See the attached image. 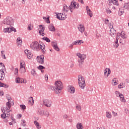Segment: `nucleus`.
I'll return each mask as SVG.
<instances>
[{"mask_svg":"<svg viewBox=\"0 0 129 129\" xmlns=\"http://www.w3.org/2000/svg\"><path fill=\"white\" fill-rule=\"evenodd\" d=\"M55 86L53 87L54 91L56 94H59L61 92V90L63 89L64 86L62 82L60 81H56L54 83Z\"/></svg>","mask_w":129,"mask_h":129,"instance_id":"obj_1","label":"nucleus"},{"mask_svg":"<svg viewBox=\"0 0 129 129\" xmlns=\"http://www.w3.org/2000/svg\"><path fill=\"white\" fill-rule=\"evenodd\" d=\"M77 56L80 58L78 60V63L79 67L81 68L82 67V65H83V63H84V59H86V55L81 54L80 52H78L77 53Z\"/></svg>","mask_w":129,"mask_h":129,"instance_id":"obj_2","label":"nucleus"},{"mask_svg":"<svg viewBox=\"0 0 129 129\" xmlns=\"http://www.w3.org/2000/svg\"><path fill=\"white\" fill-rule=\"evenodd\" d=\"M78 80L80 87H81L82 89H83V88H84L86 86V84H85V80L84 79V77H83V76L81 75H79L78 76Z\"/></svg>","mask_w":129,"mask_h":129,"instance_id":"obj_3","label":"nucleus"},{"mask_svg":"<svg viewBox=\"0 0 129 129\" xmlns=\"http://www.w3.org/2000/svg\"><path fill=\"white\" fill-rule=\"evenodd\" d=\"M39 43L37 41L33 42L30 44V47L33 50V51H40L39 47Z\"/></svg>","mask_w":129,"mask_h":129,"instance_id":"obj_4","label":"nucleus"},{"mask_svg":"<svg viewBox=\"0 0 129 129\" xmlns=\"http://www.w3.org/2000/svg\"><path fill=\"white\" fill-rule=\"evenodd\" d=\"M5 25H10L12 26L14 25V20L12 17H7L5 19H4Z\"/></svg>","mask_w":129,"mask_h":129,"instance_id":"obj_5","label":"nucleus"},{"mask_svg":"<svg viewBox=\"0 0 129 129\" xmlns=\"http://www.w3.org/2000/svg\"><path fill=\"white\" fill-rule=\"evenodd\" d=\"M42 102L43 105L46 107H50V106H52V101L49 99H44L43 100Z\"/></svg>","mask_w":129,"mask_h":129,"instance_id":"obj_6","label":"nucleus"},{"mask_svg":"<svg viewBox=\"0 0 129 129\" xmlns=\"http://www.w3.org/2000/svg\"><path fill=\"white\" fill-rule=\"evenodd\" d=\"M70 9H73L74 10L75 9L79 8V4L76 2H72L71 3V6H70Z\"/></svg>","mask_w":129,"mask_h":129,"instance_id":"obj_7","label":"nucleus"},{"mask_svg":"<svg viewBox=\"0 0 129 129\" xmlns=\"http://www.w3.org/2000/svg\"><path fill=\"white\" fill-rule=\"evenodd\" d=\"M37 61L40 64H44V61L45 60V59L44 58V55H40L39 56H37Z\"/></svg>","mask_w":129,"mask_h":129,"instance_id":"obj_8","label":"nucleus"},{"mask_svg":"<svg viewBox=\"0 0 129 129\" xmlns=\"http://www.w3.org/2000/svg\"><path fill=\"white\" fill-rule=\"evenodd\" d=\"M39 50L40 49L41 50V51L43 54H46V47L45 46V44L42 43L41 44L39 45Z\"/></svg>","mask_w":129,"mask_h":129,"instance_id":"obj_9","label":"nucleus"},{"mask_svg":"<svg viewBox=\"0 0 129 129\" xmlns=\"http://www.w3.org/2000/svg\"><path fill=\"white\" fill-rule=\"evenodd\" d=\"M109 34L112 38H114L116 36V30L114 29H111L109 31Z\"/></svg>","mask_w":129,"mask_h":129,"instance_id":"obj_10","label":"nucleus"},{"mask_svg":"<svg viewBox=\"0 0 129 129\" xmlns=\"http://www.w3.org/2000/svg\"><path fill=\"white\" fill-rule=\"evenodd\" d=\"M117 35L119 36V38L121 37L122 39H126V38H127V36H126L125 33L123 31H122L121 33H118Z\"/></svg>","mask_w":129,"mask_h":129,"instance_id":"obj_11","label":"nucleus"},{"mask_svg":"<svg viewBox=\"0 0 129 129\" xmlns=\"http://www.w3.org/2000/svg\"><path fill=\"white\" fill-rule=\"evenodd\" d=\"M51 45L52 46V47H53V49H54V50H56V51H57V52H59V51H60V49H59V47H58V45H57V42H52Z\"/></svg>","mask_w":129,"mask_h":129,"instance_id":"obj_12","label":"nucleus"},{"mask_svg":"<svg viewBox=\"0 0 129 129\" xmlns=\"http://www.w3.org/2000/svg\"><path fill=\"white\" fill-rule=\"evenodd\" d=\"M78 29L81 33H83L84 32V30H85V28L84 27V25H79V26H78Z\"/></svg>","mask_w":129,"mask_h":129,"instance_id":"obj_13","label":"nucleus"},{"mask_svg":"<svg viewBox=\"0 0 129 129\" xmlns=\"http://www.w3.org/2000/svg\"><path fill=\"white\" fill-rule=\"evenodd\" d=\"M68 90L70 93H74L75 92V88L72 86H69Z\"/></svg>","mask_w":129,"mask_h":129,"instance_id":"obj_14","label":"nucleus"},{"mask_svg":"<svg viewBox=\"0 0 129 129\" xmlns=\"http://www.w3.org/2000/svg\"><path fill=\"white\" fill-rule=\"evenodd\" d=\"M10 101H11V99H8V102L6 103V111L7 110H10V109H11V104Z\"/></svg>","mask_w":129,"mask_h":129,"instance_id":"obj_15","label":"nucleus"},{"mask_svg":"<svg viewBox=\"0 0 129 129\" xmlns=\"http://www.w3.org/2000/svg\"><path fill=\"white\" fill-rule=\"evenodd\" d=\"M119 39V36H118V34L116 35V38L115 42V43L114 44V46L116 47V48H117L118 47V40Z\"/></svg>","mask_w":129,"mask_h":129,"instance_id":"obj_16","label":"nucleus"},{"mask_svg":"<svg viewBox=\"0 0 129 129\" xmlns=\"http://www.w3.org/2000/svg\"><path fill=\"white\" fill-rule=\"evenodd\" d=\"M15 81L16 83H25V82H24V79L22 78H20L19 77H17L15 79Z\"/></svg>","mask_w":129,"mask_h":129,"instance_id":"obj_17","label":"nucleus"},{"mask_svg":"<svg viewBox=\"0 0 129 129\" xmlns=\"http://www.w3.org/2000/svg\"><path fill=\"white\" fill-rule=\"evenodd\" d=\"M48 30L50 31V32H55V31H56L55 27H54V25H53V24H50L48 26Z\"/></svg>","mask_w":129,"mask_h":129,"instance_id":"obj_18","label":"nucleus"},{"mask_svg":"<svg viewBox=\"0 0 129 129\" xmlns=\"http://www.w3.org/2000/svg\"><path fill=\"white\" fill-rule=\"evenodd\" d=\"M4 70H6V67L3 62H0V72H4Z\"/></svg>","mask_w":129,"mask_h":129,"instance_id":"obj_19","label":"nucleus"},{"mask_svg":"<svg viewBox=\"0 0 129 129\" xmlns=\"http://www.w3.org/2000/svg\"><path fill=\"white\" fill-rule=\"evenodd\" d=\"M6 77V74L5 72H0V80L3 81Z\"/></svg>","mask_w":129,"mask_h":129,"instance_id":"obj_20","label":"nucleus"},{"mask_svg":"<svg viewBox=\"0 0 129 129\" xmlns=\"http://www.w3.org/2000/svg\"><path fill=\"white\" fill-rule=\"evenodd\" d=\"M28 101L29 104H31V105H34V98H33V97L29 98Z\"/></svg>","mask_w":129,"mask_h":129,"instance_id":"obj_21","label":"nucleus"},{"mask_svg":"<svg viewBox=\"0 0 129 129\" xmlns=\"http://www.w3.org/2000/svg\"><path fill=\"white\" fill-rule=\"evenodd\" d=\"M38 30H39V33L44 32V31H45V28H44V26H43L42 25H40L39 28L38 29Z\"/></svg>","mask_w":129,"mask_h":129,"instance_id":"obj_22","label":"nucleus"},{"mask_svg":"<svg viewBox=\"0 0 129 129\" xmlns=\"http://www.w3.org/2000/svg\"><path fill=\"white\" fill-rule=\"evenodd\" d=\"M119 97L120 98V100L122 102H125L124 97L122 94L121 93V94L119 95Z\"/></svg>","mask_w":129,"mask_h":129,"instance_id":"obj_23","label":"nucleus"},{"mask_svg":"<svg viewBox=\"0 0 129 129\" xmlns=\"http://www.w3.org/2000/svg\"><path fill=\"white\" fill-rule=\"evenodd\" d=\"M43 19L45 21L47 24H50V17L48 16L47 18L45 17H43Z\"/></svg>","mask_w":129,"mask_h":129,"instance_id":"obj_24","label":"nucleus"},{"mask_svg":"<svg viewBox=\"0 0 129 129\" xmlns=\"http://www.w3.org/2000/svg\"><path fill=\"white\" fill-rule=\"evenodd\" d=\"M43 19L45 21L47 24H50V17L48 16L47 18L45 17H43Z\"/></svg>","mask_w":129,"mask_h":129,"instance_id":"obj_25","label":"nucleus"},{"mask_svg":"<svg viewBox=\"0 0 129 129\" xmlns=\"http://www.w3.org/2000/svg\"><path fill=\"white\" fill-rule=\"evenodd\" d=\"M17 43L18 45H22L23 42L22 41V38L18 37L17 39Z\"/></svg>","mask_w":129,"mask_h":129,"instance_id":"obj_26","label":"nucleus"},{"mask_svg":"<svg viewBox=\"0 0 129 129\" xmlns=\"http://www.w3.org/2000/svg\"><path fill=\"white\" fill-rule=\"evenodd\" d=\"M63 11L64 12H66V13H68V11H69V8L68 6H67V5H63Z\"/></svg>","mask_w":129,"mask_h":129,"instance_id":"obj_27","label":"nucleus"},{"mask_svg":"<svg viewBox=\"0 0 129 129\" xmlns=\"http://www.w3.org/2000/svg\"><path fill=\"white\" fill-rule=\"evenodd\" d=\"M81 42H82V40H80L78 41H75L73 42V45H81Z\"/></svg>","mask_w":129,"mask_h":129,"instance_id":"obj_28","label":"nucleus"},{"mask_svg":"<svg viewBox=\"0 0 129 129\" xmlns=\"http://www.w3.org/2000/svg\"><path fill=\"white\" fill-rule=\"evenodd\" d=\"M77 128L78 129H82V128H83V126H82V123H78L77 124Z\"/></svg>","mask_w":129,"mask_h":129,"instance_id":"obj_29","label":"nucleus"},{"mask_svg":"<svg viewBox=\"0 0 129 129\" xmlns=\"http://www.w3.org/2000/svg\"><path fill=\"white\" fill-rule=\"evenodd\" d=\"M111 3H112L115 6H118V0H111Z\"/></svg>","mask_w":129,"mask_h":129,"instance_id":"obj_30","label":"nucleus"},{"mask_svg":"<svg viewBox=\"0 0 129 129\" xmlns=\"http://www.w3.org/2000/svg\"><path fill=\"white\" fill-rule=\"evenodd\" d=\"M42 40H44V41H46V42H47V43H50V42H51V40H50V39H49L47 37H43L42 38Z\"/></svg>","mask_w":129,"mask_h":129,"instance_id":"obj_31","label":"nucleus"},{"mask_svg":"<svg viewBox=\"0 0 129 129\" xmlns=\"http://www.w3.org/2000/svg\"><path fill=\"white\" fill-rule=\"evenodd\" d=\"M0 87H5V88H8V87H9V86L6 85L5 84L3 83L0 82Z\"/></svg>","mask_w":129,"mask_h":129,"instance_id":"obj_32","label":"nucleus"},{"mask_svg":"<svg viewBox=\"0 0 129 129\" xmlns=\"http://www.w3.org/2000/svg\"><path fill=\"white\" fill-rule=\"evenodd\" d=\"M20 73H25L26 72V68H20Z\"/></svg>","mask_w":129,"mask_h":129,"instance_id":"obj_33","label":"nucleus"},{"mask_svg":"<svg viewBox=\"0 0 129 129\" xmlns=\"http://www.w3.org/2000/svg\"><path fill=\"white\" fill-rule=\"evenodd\" d=\"M106 116L107 117V118H111V113H109V112H106Z\"/></svg>","mask_w":129,"mask_h":129,"instance_id":"obj_34","label":"nucleus"},{"mask_svg":"<svg viewBox=\"0 0 129 129\" xmlns=\"http://www.w3.org/2000/svg\"><path fill=\"white\" fill-rule=\"evenodd\" d=\"M9 29L10 33L12 32H15L16 33V32H17V29H16V28H14L13 27H10Z\"/></svg>","mask_w":129,"mask_h":129,"instance_id":"obj_35","label":"nucleus"},{"mask_svg":"<svg viewBox=\"0 0 129 129\" xmlns=\"http://www.w3.org/2000/svg\"><path fill=\"white\" fill-rule=\"evenodd\" d=\"M4 53H5V51L3 50L1 51L2 57L3 59H7V57H6V54Z\"/></svg>","mask_w":129,"mask_h":129,"instance_id":"obj_36","label":"nucleus"},{"mask_svg":"<svg viewBox=\"0 0 129 129\" xmlns=\"http://www.w3.org/2000/svg\"><path fill=\"white\" fill-rule=\"evenodd\" d=\"M27 57L28 58V59H31L32 58V56H33V54H32V52H29V53H28V54L27 55Z\"/></svg>","mask_w":129,"mask_h":129,"instance_id":"obj_37","label":"nucleus"},{"mask_svg":"<svg viewBox=\"0 0 129 129\" xmlns=\"http://www.w3.org/2000/svg\"><path fill=\"white\" fill-rule=\"evenodd\" d=\"M31 73L33 76H35V75H36V70L35 69H32L31 71Z\"/></svg>","mask_w":129,"mask_h":129,"instance_id":"obj_38","label":"nucleus"},{"mask_svg":"<svg viewBox=\"0 0 129 129\" xmlns=\"http://www.w3.org/2000/svg\"><path fill=\"white\" fill-rule=\"evenodd\" d=\"M10 30H11L10 28H5L4 29V33H11V31H10Z\"/></svg>","mask_w":129,"mask_h":129,"instance_id":"obj_39","label":"nucleus"},{"mask_svg":"<svg viewBox=\"0 0 129 129\" xmlns=\"http://www.w3.org/2000/svg\"><path fill=\"white\" fill-rule=\"evenodd\" d=\"M37 69H38V70H42L43 69H45V68L43 66L39 65V67H37Z\"/></svg>","mask_w":129,"mask_h":129,"instance_id":"obj_40","label":"nucleus"},{"mask_svg":"<svg viewBox=\"0 0 129 129\" xmlns=\"http://www.w3.org/2000/svg\"><path fill=\"white\" fill-rule=\"evenodd\" d=\"M59 16L61 17L60 20L61 21H64V20H65V16L63 15V14L59 13Z\"/></svg>","mask_w":129,"mask_h":129,"instance_id":"obj_41","label":"nucleus"},{"mask_svg":"<svg viewBox=\"0 0 129 129\" xmlns=\"http://www.w3.org/2000/svg\"><path fill=\"white\" fill-rule=\"evenodd\" d=\"M25 62L23 61L22 62L20 63V68H25Z\"/></svg>","mask_w":129,"mask_h":129,"instance_id":"obj_42","label":"nucleus"},{"mask_svg":"<svg viewBox=\"0 0 129 129\" xmlns=\"http://www.w3.org/2000/svg\"><path fill=\"white\" fill-rule=\"evenodd\" d=\"M87 15H89L90 16V18H92V12L91 11H87Z\"/></svg>","mask_w":129,"mask_h":129,"instance_id":"obj_43","label":"nucleus"},{"mask_svg":"<svg viewBox=\"0 0 129 129\" xmlns=\"http://www.w3.org/2000/svg\"><path fill=\"white\" fill-rule=\"evenodd\" d=\"M108 74L106 76V78L107 77H108L109 75H110V73H111V71H110V69H108V72H107Z\"/></svg>","mask_w":129,"mask_h":129,"instance_id":"obj_44","label":"nucleus"},{"mask_svg":"<svg viewBox=\"0 0 129 129\" xmlns=\"http://www.w3.org/2000/svg\"><path fill=\"white\" fill-rule=\"evenodd\" d=\"M76 108H77L78 110H79V111H80V110H81V106H80V105H77V106H76Z\"/></svg>","mask_w":129,"mask_h":129,"instance_id":"obj_45","label":"nucleus"},{"mask_svg":"<svg viewBox=\"0 0 129 129\" xmlns=\"http://www.w3.org/2000/svg\"><path fill=\"white\" fill-rule=\"evenodd\" d=\"M1 117L2 118H6L7 117V114H5V112L1 114Z\"/></svg>","mask_w":129,"mask_h":129,"instance_id":"obj_46","label":"nucleus"},{"mask_svg":"<svg viewBox=\"0 0 129 129\" xmlns=\"http://www.w3.org/2000/svg\"><path fill=\"white\" fill-rule=\"evenodd\" d=\"M115 93L116 94V96H117V97H119V95H120L121 93H119V92L116 91L115 92Z\"/></svg>","mask_w":129,"mask_h":129,"instance_id":"obj_47","label":"nucleus"},{"mask_svg":"<svg viewBox=\"0 0 129 129\" xmlns=\"http://www.w3.org/2000/svg\"><path fill=\"white\" fill-rule=\"evenodd\" d=\"M56 15L57 19H58V20H61V17H60V16H61V15H60V14L57 13H56Z\"/></svg>","mask_w":129,"mask_h":129,"instance_id":"obj_48","label":"nucleus"},{"mask_svg":"<svg viewBox=\"0 0 129 129\" xmlns=\"http://www.w3.org/2000/svg\"><path fill=\"white\" fill-rule=\"evenodd\" d=\"M18 72H19V70L18 69V68H16L14 71V73L15 75H17Z\"/></svg>","mask_w":129,"mask_h":129,"instance_id":"obj_49","label":"nucleus"},{"mask_svg":"<svg viewBox=\"0 0 129 129\" xmlns=\"http://www.w3.org/2000/svg\"><path fill=\"white\" fill-rule=\"evenodd\" d=\"M122 85H123V83H121L120 84H119L118 86V88H119L120 89H121V88H123V87H122Z\"/></svg>","mask_w":129,"mask_h":129,"instance_id":"obj_50","label":"nucleus"},{"mask_svg":"<svg viewBox=\"0 0 129 129\" xmlns=\"http://www.w3.org/2000/svg\"><path fill=\"white\" fill-rule=\"evenodd\" d=\"M20 107L24 110L26 108V106L25 105H20Z\"/></svg>","mask_w":129,"mask_h":129,"instance_id":"obj_51","label":"nucleus"},{"mask_svg":"<svg viewBox=\"0 0 129 129\" xmlns=\"http://www.w3.org/2000/svg\"><path fill=\"white\" fill-rule=\"evenodd\" d=\"M106 13H107V14H111V11H110V9H109V8L107 9Z\"/></svg>","mask_w":129,"mask_h":129,"instance_id":"obj_52","label":"nucleus"},{"mask_svg":"<svg viewBox=\"0 0 129 129\" xmlns=\"http://www.w3.org/2000/svg\"><path fill=\"white\" fill-rule=\"evenodd\" d=\"M30 50H27V49H26V50H25V54H26L27 55L29 54V53H30Z\"/></svg>","mask_w":129,"mask_h":129,"instance_id":"obj_53","label":"nucleus"},{"mask_svg":"<svg viewBox=\"0 0 129 129\" xmlns=\"http://www.w3.org/2000/svg\"><path fill=\"white\" fill-rule=\"evenodd\" d=\"M39 35L40 36H43L44 37V36H45V35H46V34H45V33H44V32H39Z\"/></svg>","mask_w":129,"mask_h":129,"instance_id":"obj_54","label":"nucleus"},{"mask_svg":"<svg viewBox=\"0 0 129 129\" xmlns=\"http://www.w3.org/2000/svg\"><path fill=\"white\" fill-rule=\"evenodd\" d=\"M28 30H29V31H32V30H33V28H32V26L31 25H28Z\"/></svg>","mask_w":129,"mask_h":129,"instance_id":"obj_55","label":"nucleus"},{"mask_svg":"<svg viewBox=\"0 0 129 129\" xmlns=\"http://www.w3.org/2000/svg\"><path fill=\"white\" fill-rule=\"evenodd\" d=\"M108 74V73H107V69H105L104 70V76L106 77V75Z\"/></svg>","mask_w":129,"mask_h":129,"instance_id":"obj_56","label":"nucleus"},{"mask_svg":"<svg viewBox=\"0 0 129 129\" xmlns=\"http://www.w3.org/2000/svg\"><path fill=\"white\" fill-rule=\"evenodd\" d=\"M112 115H113V116H116L117 115V113H115L113 111L112 112Z\"/></svg>","mask_w":129,"mask_h":129,"instance_id":"obj_57","label":"nucleus"},{"mask_svg":"<svg viewBox=\"0 0 129 129\" xmlns=\"http://www.w3.org/2000/svg\"><path fill=\"white\" fill-rule=\"evenodd\" d=\"M108 22H109V20H105L104 21V24L105 25H107V24H108Z\"/></svg>","mask_w":129,"mask_h":129,"instance_id":"obj_58","label":"nucleus"},{"mask_svg":"<svg viewBox=\"0 0 129 129\" xmlns=\"http://www.w3.org/2000/svg\"><path fill=\"white\" fill-rule=\"evenodd\" d=\"M34 124H35L36 126H37V125H39V122H37V121H34Z\"/></svg>","mask_w":129,"mask_h":129,"instance_id":"obj_59","label":"nucleus"},{"mask_svg":"<svg viewBox=\"0 0 129 129\" xmlns=\"http://www.w3.org/2000/svg\"><path fill=\"white\" fill-rule=\"evenodd\" d=\"M109 28H110L111 29H113L112 28H113V26H112V25L111 24V23H109Z\"/></svg>","mask_w":129,"mask_h":129,"instance_id":"obj_60","label":"nucleus"},{"mask_svg":"<svg viewBox=\"0 0 129 129\" xmlns=\"http://www.w3.org/2000/svg\"><path fill=\"white\" fill-rule=\"evenodd\" d=\"M49 115H50V114L49 113V112L48 111H46L45 112V116H47V117H48L49 116Z\"/></svg>","mask_w":129,"mask_h":129,"instance_id":"obj_61","label":"nucleus"},{"mask_svg":"<svg viewBox=\"0 0 129 129\" xmlns=\"http://www.w3.org/2000/svg\"><path fill=\"white\" fill-rule=\"evenodd\" d=\"M86 10L87 12H89L90 11V9H89V7L88 6H86Z\"/></svg>","mask_w":129,"mask_h":129,"instance_id":"obj_62","label":"nucleus"},{"mask_svg":"<svg viewBox=\"0 0 129 129\" xmlns=\"http://www.w3.org/2000/svg\"><path fill=\"white\" fill-rule=\"evenodd\" d=\"M45 80L46 81H48V75H45Z\"/></svg>","mask_w":129,"mask_h":129,"instance_id":"obj_63","label":"nucleus"},{"mask_svg":"<svg viewBox=\"0 0 129 129\" xmlns=\"http://www.w3.org/2000/svg\"><path fill=\"white\" fill-rule=\"evenodd\" d=\"M40 115H43L44 114V111H41L40 112Z\"/></svg>","mask_w":129,"mask_h":129,"instance_id":"obj_64","label":"nucleus"}]
</instances>
